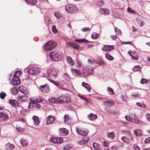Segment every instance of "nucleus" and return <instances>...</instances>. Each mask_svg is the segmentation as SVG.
Listing matches in <instances>:
<instances>
[{
    "instance_id": "nucleus-1",
    "label": "nucleus",
    "mask_w": 150,
    "mask_h": 150,
    "mask_svg": "<svg viewBox=\"0 0 150 150\" xmlns=\"http://www.w3.org/2000/svg\"><path fill=\"white\" fill-rule=\"evenodd\" d=\"M50 56L52 60L56 61L61 60L62 59V55L61 52L58 51L51 52Z\"/></svg>"
},
{
    "instance_id": "nucleus-2",
    "label": "nucleus",
    "mask_w": 150,
    "mask_h": 150,
    "mask_svg": "<svg viewBox=\"0 0 150 150\" xmlns=\"http://www.w3.org/2000/svg\"><path fill=\"white\" fill-rule=\"evenodd\" d=\"M57 74L55 71L52 69H49L46 70V72L43 73L42 76L55 79L57 77Z\"/></svg>"
},
{
    "instance_id": "nucleus-3",
    "label": "nucleus",
    "mask_w": 150,
    "mask_h": 150,
    "mask_svg": "<svg viewBox=\"0 0 150 150\" xmlns=\"http://www.w3.org/2000/svg\"><path fill=\"white\" fill-rule=\"evenodd\" d=\"M57 43L53 41H50L47 42L45 45V49L47 51H50L56 47Z\"/></svg>"
},
{
    "instance_id": "nucleus-4",
    "label": "nucleus",
    "mask_w": 150,
    "mask_h": 150,
    "mask_svg": "<svg viewBox=\"0 0 150 150\" xmlns=\"http://www.w3.org/2000/svg\"><path fill=\"white\" fill-rule=\"evenodd\" d=\"M81 71L82 72V76H83L84 77L92 74L93 69L88 67L83 66Z\"/></svg>"
},
{
    "instance_id": "nucleus-5",
    "label": "nucleus",
    "mask_w": 150,
    "mask_h": 150,
    "mask_svg": "<svg viewBox=\"0 0 150 150\" xmlns=\"http://www.w3.org/2000/svg\"><path fill=\"white\" fill-rule=\"evenodd\" d=\"M66 10L70 13H74L77 11L76 6L73 4H69L65 6Z\"/></svg>"
},
{
    "instance_id": "nucleus-6",
    "label": "nucleus",
    "mask_w": 150,
    "mask_h": 150,
    "mask_svg": "<svg viewBox=\"0 0 150 150\" xmlns=\"http://www.w3.org/2000/svg\"><path fill=\"white\" fill-rule=\"evenodd\" d=\"M40 71L39 68L34 67L29 69L27 71L28 73L31 75H36L38 74Z\"/></svg>"
},
{
    "instance_id": "nucleus-7",
    "label": "nucleus",
    "mask_w": 150,
    "mask_h": 150,
    "mask_svg": "<svg viewBox=\"0 0 150 150\" xmlns=\"http://www.w3.org/2000/svg\"><path fill=\"white\" fill-rule=\"evenodd\" d=\"M39 89L43 93H49L50 91L49 86L47 84L39 86Z\"/></svg>"
},
{
    "instance_id": "nucleus-8",
    "label": "nucleus",
    "mask_w": 150,
    "mask_h": 150,
    "mask_svg": "<svg viewBox=\"0 0 150 150\" xmlns=\"http://www.w3.org/2000/svg\"><path fill=\"white\" fill-rule=\"evenodd\" d=\"M8 117V111H5L0 112V118L1 119L6 120Z\"/></svg>"
},
{
    "instance_id": "nucleus-9",
    "label": "nucleus",
    "mask_w": 150,
    "mask_h": 150,
    "mask_svg": "<svg viewBox=\"0 0 150 150\" xmlns=\"http://www.w3.org/2000/svg\"><path fill=\"white\" fill-rule=\"evenodd\" d=\"M71 71L72 74L75 76H80L81 77H83L82 76V73L79 70L75 69H71Z\"/></svg>"
},
{
    "instance_id": "nucleus-10",
    "label": "nucleus",
    "mask_w": 150,
    "mask_h": 150,
    "mask_svg": "<svg viewBox=\"0 0 150 150\" xmlns=\"http://www.w3.org/2000/svg\"><path fill=\"white\" fill-rule=\"evenodd\" d=\"M50 141L54 143L60 144L63 142V139L62 137H51Z\"/></svg>"
},
{
    "instance_id": "nucleus-11",
    "label": "nucleus",
    "mask_w": 150,
    "mask_h": 150,
    "mask_svg": "<svg viewBox=\"0 0 150 150\" xmlns=\"http://www.w3.org/2000/svg\"><path fill=\"white\" fill-rule=\"evenodd\" d=\"M11 82L12 85L13 86H17L20 84L21 80L17 77H13L11 79Z\"/></svg>"
},
{
    "instance_id": "nucleus-12",
    "label": "nucleus",
    "mask_w": 150,
    "mask_h": 150,
    "mask_svg": "<svg viewBox=\"0 0 150 150\" xmlns=\"http://www.w3.org/2000/svg\"><path fill=\"white\" fill-rule=\"evenodd\" d=\"M110 11L107 8H101L99 10V13L102 15H106L109 13Z\"/></svg>"
},
{
    "instance_id": "nucleus-13",
    "label": "nucleus",
    "mask_w": 150,
    "mask_h": 150,
    "mask_svg": "<svg viewBox=\"0 0 150 150\" xmlns=\"http://www.w3.org/2000/svg\"><path fill=\"white\" fill-rule=\"evenodd\" d=\"M89 138L88 137H86L83 138L77 142V143L80 145H83L86 144L89 141Z\"/></svg>"
},
{
    "instance_id": "nucleus-14",
    "label": "nucleus",
    "mask_w": 150,
    "mask_h": 150,
    "mask_svg": "<svg viewBox=\"0 0 150 150\" xmlns=\"http://www.w3.org/2000/svg\"><path fill=\"white\" fill-rule=\"evenodd\" d=\"M18 90L24 95H27L29 93L27 88L23 86H20L18 87Z\"/></svg>"
},
{
    "instance_id": "nucleus-15",
    "label": "nucleus",
    "mask_w": 150,
    "mask_h": 150,
    "mask_svg": "<svg viewBox=\"0 0 150 150\" xmlns=\"http://www.w3.org/2000/svg\"><path fill=\"white\" fill-rule=\"evenodd\" d=\"M55 117L54 116L49 115L47 117L46 122L47 125H49L53 123L54 121Z\"/></svg>"
},
{
    "instance_id": "nucleus-16",
    "label": "nucleus",
    "mask_w": 150,
    "mask_h": 150,
    "mask_svg": "<svg viewBox=\"0 0 150 150\" xmlns=\"http://www.w3.org/2000/svg\"><path fill=\"white\" fill-rule=\"evenodd\" d=\"M32 119L33 120V122L34 125L35 126H38L40 122V121L39 120V117L37 116L34 115L32 117Z\"/></svg>"
},
{
    "instance_id": "nucleus-17",
    "label": "nucleus",
    "mask_w": 150,
    "mask_h": 150,
    "mask_svg": "<svg viewBox=\"0 0 150 150\" xmlns=\"http://www.w3.org/2000/svg\"><path fill=\"white\" fill-rule=\"evenodd\" d=\"M76 131L78 134L82 136H86L88 134V132L87 131L80 129L77 127L76 128Z\"/></svg>"
},
{
    "instance_id": "nucleus-18",
    "label": "nucleus",
    "mask_w": 150,
    "mask_h": 150,
    "mask_svg": "<svg viewBox=\"0 0 150 150\" xmlns=\"http://www.w3.org/2000/svg\"><path fill=\"white\" fill-rule=\"evenodd\" d=\"M30 100L31 102L39 103L42 102L43 100V98L41 97L37 98L32 97L30 98Z\"/></svg>"
},
{
    "instance_id": "nucleus-19",
    "label": "nucleus",
    "mask_w": 150,
    "mask_h": 150,
    "mask_svg": "<svg viewBox=\"0 0 150 150\" xmlns=\"http://www.w3.org/2000/svg\"><path fill=\"white\" fill-rule=\"evenodd\" d=\"M114 49V47L113 45H105L102 48V50L103 51H110Z\"/></svg>"
},
{
    "instance_id": "nucleus-20",
    "label": "nucleus",
    "mask_w": 150,
    "mask_h": 150,
    "mask_svg": "<svg viewBox=\"0 0 150 150\" xmlns=\"http://www.w3.org/2000/svg\"><path fill=\"white\" fill-rule=\"evenodd\" d=\"M130 139H129L126 136L122 137L121 139L124 142L129 143L130 142H132L133 141V138L132 137H130Z\"/></svg>"
},
{
    "instance_id": "nucleus-21",
    "label": "nucleus",
    "mask_w": 150,
    "mask_h": 150,
    "mask_svg": "<svg viewBox=\"0 0 150 150\" xmlns=\"http://www.w3.org/2000/svg\"><path fill=\"white\" fill-rule=\"evenodd\" d=\"M59 132L60 134L62 136L67 135L68 133L67 130L65 128H60L59 129Z\"/></svg>"
},
{
    "instance_id": "nucleus-22",
    "label": "nucleus",
    "mask_w": 150,
    "mask_h": 150,
    "mask_svg": "<svg viewBox=\"0 0 150 150\" xmlns=\"http://www.w3.org/2000/svg\"><path fill=\"white\" fill-rule=\"evenodd\" d=\"M130 115L131 118H133V122H135L137 123H139V124H140L141 123H142V122L139 119H137V117L135 114H130Z\"/></svg>"
},
{
    "instance_id": "nucleus-23",
    "label": "nucleus",
    "mask_w": 150,
    "mask_h": 150,
    "mask_svg": "<svg viewBox=\"0 0 150 150\" xmlns=\"http://www.w3.org/2000/svg\"><path fill=\"white\" fill-rule=\"evenodd\" d=\"M97 115L96 114H93L91 113L88 116V118L91 121H94L97 119Z\"/></svg>"
},
{
    "instance_id": "nucleus-24",
    "label": "nucleus",
    "mask_w": 150,
    "mask_h": 150,
    "mask_svg": "<svg viewBox=\"0 0 150 150\" xmlns=\"http://www.w3.org/2000/svg\"><path fill=\"white\" fill-rule=\"evenodd\" d=\"M66 59L67 63L70 65L73 66L74 64V60L70 57H67Z\"/></svg>"
},
{
    "instance_id": "nucleus-25",
    "label": "nucleus",
    "mask_w": 150,
    "mask_h": 150,
    "mask_svg": "<svg viewBox=\"0 0 150 150\" xmlns=\"http://www.w3.org/2000/svg\"><path fill=\"white\" fill-rule=\"evenodd\" d=\"M82 86L84 87L89 92L91 91V87L87 83L83 82L82 83Z\"/></svg>"
},
{
    "instance_id": "nucleus-26",
    "label": "nucleus",
    "mask_w": 150,
    "mask_h": 150,
    "mask_svg": "<svg viewBox=\"0 0 150 150\" xmlns=\"http://www.w3.org/2000/svg\"><path fill=\"white\" fill-rule=\"evenodd\" d=\"M14 147L13 144L8 143L6 145L5 148L7 150H11L14 148Z\"/></svg>"
},
{
    "instance_id": "nucleus-27",
    "label": "nucleus",
    "mask_w": 150,
    "mask_h": 150,
    "mask_svg": "<svg viewBox=\"0 0 150 150\" xmlns=\"http://www.w3.org/2000/svg\"><path fill=\"white\" fill-rule=\"evenodd\" d=\"M104 105L108 107L112 106L114 104V102L111 101H105L103 102Z\"/></svg>"
},
{
    "instance_id": "nucleus-28",
    "label": "nucleus",
    "mask_w": 150,
    "mask_h": 150,
    "mask_svg": "<svg viewBox=\"0 0 150 150\" xmlns=\"http://www.w3.org/2000/svg\"><path fill=\"white\" fill-rule=\"evenodd\" d=\"M20 143L23 146H26L28 144V143L26 139L23 138L20 140Z\"/></svg>"
},
{
    "instance_id": "nucleus-29",
    "label": "nucleus",
    "mask_w": 150,
    "mask_h": 150,
    "mask_svg": "<svg viewBox=\"0 0 150 150\" xmlns=\"http://www.w3.org/2000/svg\"><path fill=\"white\" fill-rule=\"evenodd\" d=\"M9 103L13 106L17 107L18 106V103L16 100H11L10 101Z\"/></svg>"
},
{
    "instance_id": "nucleus-30",
    "label": "nucleus",
    "mask_w": 150,
    "mask_h": 150,
    "mask_svg": "<svg viewBox=\"0 0 150 150\" xmlns=\"http://www.w3.org/2000/svg\"><path fill=\"white\" fill-rule=\"evenodd\" d=\"M10 91L11 93L13 95L16 94L18 92L17 88L16 87L11 88Z\"/></svg>"
},
{
    "instance_id": "nucleus-31",
    "label": "nucleus",
    "mask_w": 150,
    "mask_h": 150,
    "mask_svg": "<svg viewBox=\"0 0 150 150\" xmlns=\"http://www.w3.org/2000/svg\"><path fill=\"white\" fill-rule=\"evenodd\" d=\"M134 133L137 136H141L142 135L141 131L138 129L134 130Z\"/></svg>"
},
{
    "instance_id": "nucleus-32",
    "label": "nucleus",
    "mask_w": 150,
    "mask_h": 150,
    "mask_svg": "<svg viewBox=\"0 0 150 150\" xmlns=\"http://www.w3.org/2000/svg\"><path fill=\"white\" fill-rule=\"evenodd\" d=\"M108 137L111 139H113L115 137V134L114 132H112L110 133H108Z\"/></svg>"
},
{
    "instance_id": "nucleus-33",
    "label": "nucleus",
    "mask_w": 150,
    "mask_h": 150,
    "mask_svg": "<svg viewBox=\"0 0 150 150\" xmlns=\"http://www.w3.org/2000/svg\"><path fill=\"white\" fill-rule=\"evenodd\" d=\"M73 146V145L72 144H67L64 146L63 149L64 150H68L71 149Z\"/></svg>"
},
{
    "instance_id": "nucleus-34",
    "label": "nucleus",
    "mask_w": 150,
    "mask_h": 150,
    "mask_svg": "<svg viewBox=\"0 0 150 150\" xmlns=\"http://www.w3.org/2000/svg\"><path fill=\"white\" fill-rule=\"evenodd\" d=\"M63 96H60L57 98V103H63Z\"/></svg>"
},
{
    "instance_id": "nucleus-35",
    "label": "nucleus",
    "mask_w": 150,
    "mask_h": 150,
    "mask_svg": "<svg viewBox=\"0 0 150 150\" xmlns=\"http://www.w3.org/2000/svg\"><path fill=\"white\" fill-rule=\"evenodd\" d=\"M28 110H27L22 109L20 110V115L22 116H25L27 113Z\"/></svg>"
},
{
    "instance_id": "nucleus-36",
    "label": "nucleus",
    "mask_w": 150,
    "mask_h": 150,
    "mask_svg": "<svg viewBox=\"0 0 150 150\" xmlns=\"http://www.w3.org/2000/svg\"><path fill=\"white\" fill-rule=\"evenodd\" d=\"M96 64L99 65H105V64L103 61L101 59H99L98 61H96Z\"/></svg>"
},
{
    "instance_id": "nucleus-37",
    "label": "nucleus",
    "mask_w": 150,
    "mask_h": 150,
    "mask_svg": "<svg viewBox=\"0 0 150 150\" xmlns=\"http://www.w3.org/2000/svg\"><path fill=\"white\" fill-rule=\"evenodd\" d=\"M25 1L28 4L34 5L37 2L36 0H25Z\"/></svg>"
},
{
    "instance_id": "nucleus-38",
    "label": "nucleus",
    "mask_w": 150,
    "mask_h": 150,
    "mask_svg": "<svg viewBox=\"0 0 150 150\" xmlns=\"http://www.w3.org/2000/svg\"><path fill=\"white\" fill-rule=\"evenodd\" d=\"M63 96V103L64 102H66V103H68L70 101V99L69 97L68 96Z\"/></svg>"
},
{
    "instance_id": "nucleus-39",
    "label": "nucleus",
    "mask_w": 150,
    "mask_h": 150,
    "mask_svg": "<svg viewBox=\"0 0 150 150\" xmlns=\"http://www.w3.org/2000/svg\"><path fill=\"white\" fill-rule=\"evenodd\" d=\"M76 41L80 43H88L89 41L86 39H79L76 40Z\"/></svg>"
},
{
    "instance_id": "nucleus-40",
    "label": "nucleus",
    "mask_w": 150,
    "mask_h": 150,
    "mask_svg": "<svg viewBox=\"0 0 150 150\" xmlns=\"http://www.w3.org/2000/svg\"><path fill=\"white\" fill-rule=\"evenodd\" d=\"M49 100L51 103H57V98L55 97H51L49 99Z\"/></svg>"
},
{
    "instance_id": "nucleus-41",
    "label": "nucleus",
    "mask_w": 150,
    "mask_h": 150,
    "mask_svg": "<svg viewBox=\"0 0 150 150\" xmlns=\"http://www.w3.org/2000/svg\"><path fill=\"white\" fill-rule=\"evenodd\" d=\"M105 57L108 60L112 61L114 59L113 57L108 53L105 54Z\"/></svg>"
},
{
    "instance_id": "nucleus-42",
    "label": "nucleus",
    "mask_w": 150,
    "mask_h": 150,
    "mask_svg": "<svg viewBox=\"0 0 150 150\" xmlns=\"http://www.w3.org/2000/svg\"><path fill=\"white\" fill-rule=\"evenodd\" d=\"M107 91L111 95H114V93L113 90L110 87H108Z\"/></svg>"
},
{
    "instance_id": "nucleus-43",
    "label": "nucleus",
    "mask_w": 150,
    "mask_h": 150,
    "mask_svg": "<svg viewBox=\"0 0 150 150\" xmlns=\"http://www.w3.org/2000/svg\"><path fill=\"white\" fill-rule=\"evenodd\" d=\"M141 69V67L140 65H137L134 66L133 70L134 71H139Z\"/></svg>"
},
{
    "instance_id": "nucleus-44",
    "label": "nucleus",
    "mask_w": 150,
    "mask_h": 150,
    "mask_svg": "<svg viewBox=\"0 0 150 150\" xmlns=\"http://www.w3.org/2000/svg\"><path fill=\"white\" fill-rule=\"evenodd\" d=\"M93 146L94 149L95 150H98L99 148V144L97 143H93Z\"/></svg>"
},
{
    "instance_id": "nucleus-45",
    "label": "nucleus",
    "mask_w": 150,
    "mask_h": 150,
    "mask_svg": "<svg viewBox=\"0 0 150 150\" xmlns=\"http://www.w3.org/2000/svg\"><path fill=\"white\" fill-rule=\"evenodd\" d=\"M21 74V72L20 71H16L13 74V77H18L20 76Z\"/></svg>"
},
{
    "instance_id": "nucleus-46",
    "label": "nucleus",
    "mask_w": 150,
    "mask_h": 150,
    "mask_svg": "<svg viewBox=\"0 0 150 150\" xmlns=\"http://www.w3.org/2000/svg\"><path fill=\"white\" fill-rule=\"evenodd\" d=\"M127 12L133 14H136L135 11L134 10H132L131 8L130 7H128L127 8Z\"/></svg>"
},
{
    "instance_id": "nucleus-47",
    "label": "nucleus",
    "mask_w": 150,
    "mask_h": 150,
    "mask_svg": "<svg viewBox=\"0 0 150 150\" xmlns=\"http://www.w3.org/2000/svg\"><path fill=\"white\" fill-rule=\"evenodd\" d=\"M99 36V35L95 33H93L91 37L92 39H94L97 38Z\"/></svg>"
},
{
    "instance_id": "nucleus-48",
    "label": "nucleus",
    "mask_w": 150,
    "mask_h": 150,
    "mask_svg": "<svg viewBox=\"0 0 150 150\" xmlns=\"http://www.w3.org/2000/svg\"><path fill=\"white\" fill-rule=\"evenodd\" d=\"M125 118L126 120L130 122L133 121V118H131L130 115L129 116H125Z\"/></svg>"
},
{
    "instance_id": "nucleus-49",
    "label": "nucleus",
    "mask_w": 150,
    "mask_h": 150,
    "mask_svg": "<svg viewBox=\"0 0 150 150\" xmlns=\"http://www.w3.org/2000/svg\"><path fill=\"white\" fill-rule=\"evenodd\" d=\"M25 97L24 96H20L18 97V100L19 101L23 102L24 101Z\"/></svg>"
},
{
    "instance_id": "nucleus-50",
    "label": "nucleus",
    "mask_w": 150,
    "mask_h": 150,
    "mask_svg": "<svg viewBox=\"0 0 150 150\" xmlns=\"http://www.w3.org/2000/svg\"><path fill=\"white\" fill-rule=\"evenodd\" d=\"M6 96V93L3 92H2L0 93V98L1 99H4Z\"/></svg>"
},
{
    "instance_id": "nucleus-51",
    "label": "nucleus",
    "mask_w": 150,
    "mask_h": 150,
    "mask_svg": "<svg viewBox=\"0 0 150 150\" xmlns=\"http://www.w3.org/2000/svg\"><path fill=\"white\" fill-rule=\"evenodd\" d=\"M115 31L116 32V33L117 34H118L119 35H120L121 34L122 32H121V30L120 29H119L117 28H115Z\"/></svg>"
},
{
    "instance_id": "nucleus-52",
    "label": "nucleus",
    "mask_w": 150,
    "mask_h": 150,
    "mask_svg": "<svg viewBox=\"0 0 150 150\" xmlns=\"http://www.w3.org/2000/svg\"><path fill=\"white\" fill-rule=\"evenodd\" d=\"M76 64L77 65V68H80L82 66V63L78 59L77 60Z\"/></svg>"
},
{
    "instance_id": "nucleus-53",
    "label": "nucleus",
    "mask_w": 150,
    "mask_h": 150,
    "mask_svg": "<svg viewBox=\"0 0 150 150\" xmlns=\"http://www.w3.org/2000/svg\"><path fill=\"white\" fill-rule=\"evenodd\" d=\"M148 82V81L145 79H142L140 81V83L142 84L146 83Z\"/></svg>"
},
{
    "instance_id": "nucleus-54",
    "label": "nucleus",
    "mask_w": 150,
    "mask_h": 150,
    "mask_svg": "<svg viewBox=\"0 0 150 150\" xmlns=\"http://www.w3.org/2000/svg\"><path fill=\"white\" fill-rule=\"evenodd\" d=\"M145 116L146 120L148 121H150V114L149 113H146Z\"/></svg>"
},
{
    "instance_id": "nucleus-55",
    "label": "nucleus",
    "mask_w": 150,
    "mask_h": 150,
    "mask_svg": "<svg viewBox=\"0 0 150 150\" xmlns=\"http://www.w3.org/2000/svg\"><path fill=\"white\" fill-rule=\"evenodd\" d=\"M52 32L55 33H56L57 32V30L55 25H53L52 27Z\"/></svg>"
},
{
    "instance_id": "nucleus-56",
    "label": "nucleus",
    "mask_w": 150,
    "mask_h": 150,
    "mask_svg": "<svg viewBox=\"0 0 150 150\" xmlns=\"http://www.w3.org/2000/svg\"><path fill=\"white\" fill-rule=\"evenodd\" d=\"M131 57L132 59L136 60L138 59V56L136 54H135L134 53H133V55Z\"/></svg>"
},
{
    "instance_id": "nucleus-57",
    "label": "nucleus",
    "mask_w": 150,
    "mask_h": 150,
    "mask_svg": "<svg viewBox=\"0 0 150 150\" xmlns=\"http://www.w3.org/2000/svg\"><path fill=\"white\" fill-rule=\"evenodd\" d=\"M140 95H139V93L138 92H136L133 94L132 96L134 97L135 98H137L139 97Z\"/></svg>"
},
{
    "instance_id": "nucleus-58",
    "label": "nucleus",
    "mask_w": 150,
    "mask_h": 150,
    "mask_svg": "<svg viewBox=\"0 0 150 150\" xmlns=\"http://www.w3.org/2000/svg\"><path fill=\"white\" fill-rule=\"evenodd\" d=\"M54 15L55 16L57 17V19L59 18H60V17H61V15H60V13H59L58 12H55L54 13Z\"/></svg>"
},
{
    "instance_id": "nucleus-59",
    "label": "nucleus",
    "mask_w": 150,
    "mask_h": 150,
    "mask_svg": "<svg viewBox=\"0 0 150 150\" xmlns=\"http://www.w3.org/2000/svg\"><path fill=\"white\" fill-rule=\"evenodd\" d=\"M122 100L125 102L127 99V97L126 95H123L122 96Z\"/></svg>"
},
{
    "instance_id": "nucleus-60",
    "label": "nucleus",
    "mask_w": 150,
    "mask_h": 150,
    "mask_svg": "<svg viewBox=\"0 0 150 150\" xmlns=\"http://www.w3.org/2000/svg\"><path fill=\"white\" fill-rule=\"evenodd\" d=\"M91 30V29L88 28H85L81 29V30L83 32H86L88 31H89Z\"/></svg>"
},
{
    "instance_id": "nucleus-61",
    "label": "nucleus",
    "mask_w": 150,
    "mask_h": 150,
    "mask_svg": "<svg viewBox=\"0 0 150 150\" xmlns=\"http://www.w3.org/2000/svg\"><path fill=\"white\" fill-rule=\"evenodd\" d=\"M88 63L91 64H93L95 63L96 64V61L92 60L91 59H88Z\"/></svg>"
},
{
    "instance_id": "nucleus-62",
    "label": "nucleus",
    "mask_w": 150,
    "mask_h": 150,
    "mask_svg": "<svg viewBox=\"0 0 150 150\" xmlns=\"http://www.w3.org/2000/svg\"><path fill=\"white\" fill-rule=\"evenodd\" d=\"M75 43H74L73 42H67V45H69L70 47H72L74 46Z\"/></svg>"
},
{
    "instance_id": "nucleus-63",
    "label": "nucleus",
    "mask_w": 150,
    "mask_h": 150,
    "mask_svg": "<svg viewBox=\"0 0 150 150\" xmlns=\"http://www.w3.org/2000/svg\"><path fill=\"white\" fill-rule=\"evenodd\" d=\"M104 4V1L103 0H101L99 1L98 3V5L100 6H103Z\"/></svg>"
},
{
    "instance_id": "nucleus-64",
    "label": "nucleus",
    "mask_w": 150,
    "mask_h": 150,
    "mask_svg": "<svg viewBox=\"0 0 150 150\" xmlns=\"http://www.w3.org/2000/svg\"><path fill=\"white\" fill-rule=\"evenodd\" d=\"M64 119L65 122L66 123V122L68 121L69 120L68 115H65L64 117Z\"/></svg>"
}]
</instances>
